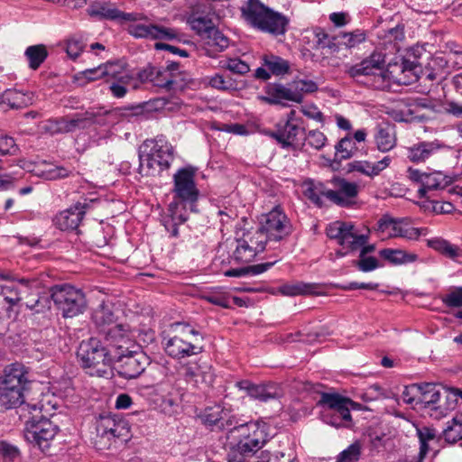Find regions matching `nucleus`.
Segmentation results:
<instances>
[{"mask_svg":"<svg viewBox=\"0 0 462 462\" xmlns=\"http://www.w3.org/2000/svg\"><path fill=\"white\" fill-rule=\"evenodd\" d=\"M197 171L195 166L187 165L180 168L173 175L172 200L161 218L162 225L172 237L179 236V226L189 219V214L198 212L200 191L196 183Z\"/></svg>","mask_w":462,"mask_h":462,"instance_id":"obj_1","label":"nucleus"},{"mask_svg":"<svg viewBox=\"0 0 462 462\" xmlns=\"http://www.w3.org/2000/svg\"><path fill=\"white\" fill-rule=\"evenodd\" d=\"M242 18L253 28L273 36L286 33L290 19L260 0H247L240 8Z\"/></svg>","mask_w":462,"mask_h":462,"instance_id":"obj_2","label":"nucleus"},{"mask_svg":"<svg viewBox=\"0 0 462 462\" xmlns=\"http://www.w3.org/2000/svg\"><path fill=\"white\" fill-rule=\"evenodd\" d=\"M385 55L374 51L354 65H346L345 74L357 84L377 90L390 88L389 70L384 69Z\"/></svg>","mask_w":462,"mask_h":462,"instance_id":"obj_3","label":"nucleus"},{"mask_svg":"<svg viewBox=\"0 0 462 462\" xmlns=\"http://www.w3.org/2000/svg\"><path fill=\"white\" fill-rule=\"evenodd\" d=\"M31 380L28 369L20 363L6 366L0 378V411L16 408L24 403V393Z\"/></svg>","mask_w":462,"mask_h":462,"instance_id":"obj_4","label":"nucleus"},{"mask_svg":"<svg viewBox=\"0 0 462 462\" xmlns=\"http://www.w3.org/2000/svg\"><path fill=\"white\" fill-rule=\"evenodd\" d=\"M174 161V149L164 136L146 140L139 150L138 171L142 176H154L170 169Z\"/></svg>","mask_w":462,"mask_h":462,"instance_id":"obj_5","label":"nucleus"},{"mask_svg":"<svg viewBox=\"0 0 462 462\" xmlns=\"http://www.w3.org/2000/svg\"><path fill=\"white\" fill-rule=\"evenodd\" d=\"M234 433L236 440L231 442L234 447L228 454V462H249L247 457H254L268 440L266 424L260 421L245 422Z\"/></svg>","mask_w":462,"mask_h":462,"instance_id":"obj_6","label":"nucleus"},{"mask_svg":"<svg viewBox=\"0 0 462 462\" xmlns=\"http://www.w3.org/2000/svg\"><path fill=\"white\" fill-rule=\"evenodd\" d=\"M177 334L164 337L162 345L165 353L174 359L196 356L204 351V337L188 323H177Z\"/></svg>","mask_w":462,"mask_h":462,"instance_id":"obj_7","label":"nucleus"},{"mask_svg":"<svg viewBox=\"0 0 462 462\" xmlns=\"http://www.w3.org/2000/svg\"><path fill=\"white\" fill-rule=\"evenodd\" d=\"M77 356L81 366L89 370V374L99 377L108 374V368L115 361L102 337L83 340L78 348Z\"/></svg>","mask_w":462,"mask_h":462,"instance_id":"obj_8","label":"nucleus"},{"mask_svg":"<svg viewBox=\"0 0 462 462\" xmlns=\"http://www.w3.org/2000/svg\"><path fill=\"white\" fill-rule=\"evenodd\" d=\"M322 408V420L335 428H350L352 416L350 408H355L356 403L351 399L337 393H322L317 402Z\"/></svg>","mask_w":462,"mask_h":462,"instance_id":"obj_9","label":"nucleus"},{"mask_svg":"<svg viewBox=\"0 0 462 462\" xmlns=\"http://www.w3.org/2000/svg\"><path fill=\"white\" fill-rule=\"evenodd\" d=\"M304 128L302 119L296 116L294 110H291L285 118L276 124L275 130L268 132V135L282 149L301 152L305 137Z\"/></svg>","mask_w":462,"mask_h":462,"instance_id":"obj_10","label":"nucleus"},{"mask_svg":"<svg viewBox=\"0 0 462 462\" xmlns=\"http://www.w3.org/2000/svg\"><path fill=\"white\" fill-rule=\"evenodd\" d=\"M51 298L64 318H73L82 313L87 301L84 293L69 284L51 288Z\"/></svg>","mask_w":462,"mask_h":462,"instance_id":"obj_11","label":"nucleus"},{"mask_svg":"<svg viewBox=\"0 0 462 462\" xmlns=\"http://www.w3.org/2000/svg\"><path fill=\"white\" fill-rule=\"evenodd\" d=\"M408 178L418 188V198L431 199L435 192L444 190L451 182L452 178L441 171L422 172L420 170L409 168L407 171Z\"/></svg>","mask_w":462,"mask_h":462,"instance_id":"obj_12","label":"nucleus"},{"mask_svg":"<svg viewBox=\"0 0 462 462\" xmlns=\"http://www.w3.org/2000/svg\"><path fill=\"white\" fill-rule=\"evenodd\" d=\"M59 428L50 419L42 415L39 420L32 415L25 424L24 437L33 446L38 447L42 452H47L51 442L56 436Z\"/></svg>","mask_w":462,"mask_h":462,"instance_id":"obj_13","label":"nucleus"},{"mask_svg":"<svg viewBox=\"0 0 462 462\" xmlns=\"http://www.w3.org/2000/svg\"><path fill=\"white\" fill-rule=\"evenodd\" d=\"M292 231L291 222L282 208L277 206L263 216L261 226L255 232H261L267 241H281L289 236Z\"/></svg>","mask_w":462,"mask_h":462,"instance_id":"obj_14","label":"nucleus"},{"mask_svg":"<svg viewBox=\"0 0 462 462\" xmlns=\"http://www.w3.org/2000/svg\"><path fill=\"white\" fill-rule=\"evenodd\" d=\"M104 343L109 349L114 360L120 358L126 353H134L135 350L140 349V346L136 344L135 340L131 335L129 326L125 324H119L113 326L109 330L101 335Z\"/></svg>","mask_w":462,"mask_h":462,"instance_id":"obj_15","label":"nucleus"},{"mask_svg":"<svg viewBox=\"0 0 462 462\" xmlns=\"http://www.w3.org/2000/svg\"><path fill=\"white\" fill-rule=\"evenodd\" d=\"M264 236L261 232L244 234L243 237L236 239V246L230 255V263L247 264L255 256L264 251Z\"/></svg>","mask_w":462,"mask_h":462,"instance_id":"obj_16","label":"nucleus"},{"mask_svg":"<svg viewBox=\"0 0 462 462\" xmlns=\"http://www.w3.org/2000/svg\"><path fill=\"white\" fill-rule=\"evenodd\" d=\"M97 202L96 199L82 198L69 208L56 215L54 218L56 226L62 231L78 229L87 211Z\"/></svg>","mask_w":462,"mask_h":462,"instance_id":"obj_17","label":"nucleus"},{"mask_svg":"<svg viewBox=\"0 0 462 462\" xmlns=\"http://www.w3.org/2000/svg\"><path fill=\"white\" fill-rule=\"evenodd\" d=\"M96 430L97 437L108 441L112 439L125 441L130 433L127 422L110 413H102L97 418Z\"/></svg>","mask_w":462,"mask_h":462,"instance_id":"obj_18","label":"nucleus"},{"mask_svg":"<svg viewBox=\"0 0 462 462\" xmlns=\"http://www.w3.org/2000/svg\"><path fill=\"white\" fill-rule=\"evenodd\" d=\"M235 386L244 391L250 398L263 402L280 399L284 393L281 384L274 382L254 383L249 380H241L237 381Z\"/></svg>","mask_w":462,"mask_h":462,"instance_id":"obj_19","label":"nucleus"},{"mask_svg":"<svg viewBox=\"0 0 462 462\" xmlns=\"http://www.w3.org/2000/svg\"><path fill=\"white\" fill-rule=\"evenodd\" d=\"M139 80L143 83L150 82L153 86L164 88L168 91L178 90L184 88V82H179L177 79L171 76L163 69V67H157L151 64L145 66L137 73Z\"/></svg>","mask_w":462,"mask_h":462,"instance_id":"obj_20","label":"nucleus"},{"mask_svg":"<svg viewBox=\"0 0 462 462\" xmlns=\"http://www.w3.org/2000/svg\"><path fill=\"white\" fill-rule=\"evenodd\" d=\"M116 371L121 378L131 380L139 377L145 370L146 357L139 350L134 353H126L120 358H116Z\"/></svg>","mask_w":462,"mask_h":462,"instance_id":"obj_21","label":"nucleus"},{"mask_svg":"<svg viewBox=\"0 0 462 462\" xmlns=\"http://www.w3.org/2000/svg\"><path fill=\"white\" fill-rule=\"evenodd\" d=\"M153 388L162 411L166 414L175 412L181 402L182 393L180 388L177 387L170 379L156 383Z\"/></svg>","mask_w":462,"mask_h":462,"instance_id":"obj_22","label":"nucleus"},{"mask_svg":"<svg viewBox=\"0 0 462 462\" xmlns=\"http://www.w3.org/2000/svg\"><path fill=\"white\" fill-rule=\"evenodd\" d=\"M264 93L262 100L269 105L286 106L288 102L301 103L300 94L294 89L293 83L287 86L282 83H268L264 87Z\"/></svg>","mask_w":462,"mask_h":462,"instance_id":"obj_23","label":"nucleus"},{"mask_svg":"<svg viewBox=\"0 0 462 462\" xmlns=\"http://www.w3.org/2000/svg\"><path fill=\"white\" fill-rule=\"evenodd\" d=\"M332 186V192L338 198L331 199V202L341 208H351L356 204L360 188L355 182H350L341 177H333L329 180Z\"/></svg>","mask_w":462,"mask_h":462,"instance_id":"obj_24","label":"nucleus"},{"mask_svg":"<svg viewBox=\"0 0 462 462\" xmlns=\"http://www.w3.org/2000/svg\"><path fill=\"white\" fill-rule=\"evenodd\" d=\"M329 180L326 182L316 180L313 179L305 180L303 182L304 195L314 205L321 208L324 205L322 197H325L331 202V199H337V197L332 192V188H328Z\"/></svg>","mask_w":462,"mask_h":462,"instance_id":"obj_25","label":"nucleus"},{"mask_svg":"<svg viewBox=\"0 0 462 462\" xmlns=\"http://www.w3.org/2000/svg\"><path fill=\"white\" fill-rule=\"evenodd\" d=\"M97 114L93 111L76 114L70 119L68 117H60L55 120L57 133H70L76 129H85L90 125L97 123Z\"/></svg>","mask_w":462,"mask_h":462,"instance_id":"obj_26","label":"nucleus"},{"mask_svg":"<svg viewBox=\"0 0 462 462\" xmlns=\"http://www.w3.org/2000/svg\"><path fill=\"white\" fill-rule=\"evenodd\" d=\"M420 396L419 402L423 403L425 407H432V410L439 411V414L444 416L448 411L442 405L436 406L440 401L441 388L439 385L433 383H420Z\"/></svg>","mask_w":462,"mask_h":462,"instance_id":"obj_27","label":"nucleus"},{"mask_svg":"<svg viewBox=\"0 0 462 462\" xmlns=\"http://www.w3.org/2000/svg\"><path fill=\"white\" fill-rule=\"evenodd\" d=\"M21 298L18 291L10 285H0V321L10 319Z\"/></svg>","mask_w":462,"mask_h":462,"instance_id":"obj_28","label":"nucleus"},{"mask_svg":"<svg viewBox=\"0 0 462 462\" xmlns=\"http://www.w3.org/2000/svg\"><path fill=\"white\" fill-rule=\"evenodd\" d=\"M440 146L434 142H420L406 148L405 156L413 163L425 162L435 154Z\"/></svg>","mask_w":462,"mask_h":462,"instance_id":"obj_29","label":"nucleus"},{"mask_svg":"<svg viewBox=\"0 0 462 462\" xmlns=\"http://www.w3.org/2000/svg\"><path fill=\"white\" fill-rule=\"evenodd\" d=\"M368 232L370 231L368 230ZM368 239L369 233L359 234L356 226L352 222H348L338 245L347 252H356L362 245L366 244Z\"/></svg>","mask_w":462,"mask_h":462,"instance_id":"obj_30","label":"nucleus"},{"mask_svg":"<svg viewBox=\"0 0 462 462\" xmlns=\"http://www.w3.org/2000/svg\"><path fill=\"white\" fill-rule=\"evenodd\" d=\"M93 322L98 329L99 336L106 333L113 326L117 325V317L113 311V307L109 304L102 303L92 315Z\"/></svg>","mask_w":462,"mask_h":462,"instance_id":"obj_31","label":"nucleus"},{"mask_svg":"<svg viewBox=\"0 0 462 462\" xmlns=\"http://www.w3.org/2000/svg\"><path fill=\"white\" fill-rule=\"evenodd\" d=\"M374 141L380 152H386L396 145V133L393 125L383 123L376 127Z\"/></svg>","mask_w":462,"mask_h":462,"instance_id":"obj_32","label":"nucleus"},{"mask_svg":"<svg viewBox=\"0 0 462 462\" xmlns=\"http://www.w3.org/2000/svg\"><path fill=\"white\" fill-rule=\"evenodd\" d=\"M183 377L187 383H199L198 377H201V382L207 386L212 385L215 380V374L212 370V366L202 367L197 365L187 364L183 366Z\"/></svg>","mask_w":462,"mask_h":462,"instance_id":"obj_33","label":"nucleus"},{"mask_svg":"<svg viewBox=\"0 0 462 462\" xmlns=\"http://www.w3.org/2000/svg\"><path fill=\"white\" fill-rule=\"evenodd\" d=\"M398 224L393 226V231L389 236L390 237H403L409 240H416L421 235L427 234V228L412 227L411 218L401 217L397 218Z\"/></svg>","mask_w":462,"mask_h":462,"instance_id":"obj_34","label":"nucleus"},{"mask_svg":"<svg viewBox=\"0 0 462 462\" xmlns=\"http://www.w3.org/2000/svg\"><path fill=\"white\" fill-rule=\"evenodd\" d=\"M201 39L209 56H213L217 52L225 51L229 45V39L217 27H215L210 33L204 35Z\"/></svg>","mask_w":462,"mask_h":462,"instance_id":"obj_35","label":"nucleus"},{"mask_svg":"<svg viewBox=\"0 0 462 462\" xmlns=\"http://www.w3.org/2000/svg\"><path fill=\"white\" fill-rule=\"evenodd\" d=\"M102 65L104 67L102 72L104 73V78L108 77L112 81L119 80L122 83H125L127 80H134V77L126 70V63L123 60H116L107 61Z\"/></svg>","mask_w":462,"mask_h":462,"instance_id":"obj_36","label":"nucleus"},{"mask_svg":"<svg viewBox=\"0 0 462 462\" xmlns=\"http://www.w3.org/2000/svg\"><path fill=\"white\" fill-rule=\"evenodd\" d=\"M279 260L265 262L254 265H245L237 268H230L224 272L226 277H242V276H254L261 274L273 267Z\"/></svg>","mask_w":462,"mask_h":462,"instance_id":"obj_37","label":"nucleus"},{"mask_svg":"<svg viewBox=\"0 0 462 462\" xmlns=\"http://www.w3.org/2000/svg\"><path fill=\"white\" fill-rule=\"evenodd\" d=\"M224 408L218 404L214 406L206 407L199 414V419L203 425H205L211 431H218L219 427L223 426L221 419L223 416Z\"/></svg>","mask_w":462,"mask_h":462,"instance_id":"obj_38","label":"nucleus"},{"mask_svg":"<svg viewBox=\"0 0 462 462\" xmlns=\"http://www.w3.org/2000/svg\"><path fill=\"white\" fill-rule=\"evenodd\" d=\"M319 288L320 284L319 283L295 282L282 285L280 291L286 296L316 295L319 293Z\"/></svg>","mask_w":462,"mask_h":462,"instance_id":"obj_39","label":"nucleus"},{"mask_svg":"<svg viewBox=\"0 0 462 462\" xmlns=\"http://www.w3.org/2000/svg\"><path fill=\"white\" fill-rule=\"evenodd\" d=\"M379 255L393 265L414 263L418 260V254L402 249L384 248L379 251Z\"/></svg>","mask_w":462,"mask_h":462,"instance_id":"obj_40","label":"nucleus"},{"mask_svg":"<svg viewBox=\"0 0 462 462\" xmlns=\"http://www.w3.org/2000/svg\"><path fill=\"white\" fill-rule=\"evenodd\" d=\"M31 104V98L21 91L6 89L0 95V105H7L11 109H22Z\"/></svg>","mask_w":462,"mask_h":462,"instance_id":"obj_41","label":"nucleus"},{"mask_svg":"<svg viewBox=\"0 0 462 462\" xmlns=\"http://www.w3.org/2000/svg\"><path fill=\"white\" fill-rule=\"evenodd\" d=\"M357 148L352 137L345 136L341 138L335 145V156L333 163L340 164L342 161L348 160L353 157Z\"/></svg>","mask_w":462,"mask_h":462,"instance_id":"obj_42","label":"nucleus"},{"mask_svg":"<svg viewBox=\"0 0 462 462\" xmlns=\"http://www.w3.org/2000/svg\"><path fill=\"white\" fill-rule=\"evenodd\" d=\"M314 33V45L313 48L316 50L326 49L331 51V52H338L339 51V39L337 35L329 36L324 29L320 27H317L313 31Z\"/></svg>","mask_w":462,"mask_h":462,"instance_id":"obj_43","label":"nucleus"},{"mask_svg":"<svg viewBox=\"0 0 462 462\" xmlns=\"http://www.w3.org/2000/svg\"><path fill=\"white\" fill-rule=\"evenodd\" d=\"M49 55L48 50L44 44L31 45L26 48L24 56L26 57L29 68L36 70L45 61Z\"/></svg>","mask_w":462,"mask_h":462,"instance_id":"obj_44","label":"nucleus"},{"mask_svg":"<svg viewBox=\"0 0 462 462\" xmlns=\"http://www.w3.org/2000/svg\"><path fill=\"white\" fill-rule=\"evenodd\" d=\"M117 12L118 9L116 7H112L111 4L108 2L105 3H97L95 2L89 5L88 8V14L91 17L98 18L99 20H110L116 21L117 20Z\"/></svg>","mask_w":462,"mask_h":462,"instance_id":"obj_45","label":"nucleus"},{"mask_svg":"<svg viewBox=\"0 0 462 462\" xmlns=\"http://www.w3.org/2000/svg\"><path fill=\"white\" fill-rule=\"evenodd\" d=\"M427 245L451 259H455L459 255V248L443 238L437 237L429 239L427 240Z\"/></svg>","mask_w":462,"mask_h":462,"instance_id":"obj_46","label":"nucleus"},{"mask_svg":"<svg viewBox=\"0 0 462 462\" xmlns=\"http://www.w3.org/2000/svg\"><path fill=\"white\" fill-rule=\"evenodd\" d=\"M208 85L222 91H232L238 89V82L229 75L216 73L208 77Z\"/></svg>","mask_w":462,"mask_h":462,"instance_id":"obj_47","label":"nucleus"},{"mask_svg":"<svg viewBox=\"0 0 462 462\" xmlns=\"http://www.w3.org/2000/svg\"><path fill=\"white\" fill-rule=\"evenodd\" d=\"M51 293H37L27 297L25 305L35 313H42L51 309Z\"/></svg>","mask_w":462,"mask_h":462,"instance_id":"obj_48","label":"nucleus"},{"mask_svg":"<svg viewBox=\"0 0 462 462\" xmlns=\"http://www.w3.org/2000/svg\"><path fill=\"white\" fill-rule=\"evenodd\" d=\"M152 29V40L175 41L180 42L184 37V34L176 28L154 23Z\"/></svg>","mask_w":462,"mask_h":462,"instance_id":"obj_49","label":"nucleus"},{"mask_svg":"<svg viewBox=\"0 0 462 462\" xmlns=\"http://www.w3.org/2000/svg\"><path fill=\"white\" fill-rule=\"evenodd\" d=\"M417 436L420 441L419 458L422 460L430 450L428 442L436 439L437 432L434 428L424 426L417 428Z\"/></svg>","mask_w":462,"mask_h":462,"instance_id":"obj_50","label":"nucleus"},{"mask_svg":"<svg viewBox=\"0 0 462 462\" xmlns=\"http://www.w3.org/2000/svg\"><path fill=\"white\" fill-rule=\"evenodd\" d=\"M263 65L267 67L270 70L271 75H284L288 73L290 69V66L288 61L282 59L281 57L274 56V55H264L263 58Z\"/></svg>","mask_w":462,"mask_h":462,"instance_id":"obj_51","label":"nucleus"},{"mask_svg":"<svg viewBox=\"0 0 462 462\" xmlns=\"http://www.w3.org/2000/svg\"><path fill=\"white\" fill-rule=\"evenodd\" d=\"M365 33L362 30H356L351 32H343L337 34L339 39V51L344 46L346 49H351L365 41Z\"/></svg>","mask_w":462,"mask_h":462,"instance_id":"obj_52","label":"nucleus"},{"mask_svg":"<svg viewBox=\"0 0 462 462\" xmlns=\"http://www.w3.org/2000/svg\"><path fill=\"white\" fill-rule=\"evenodd\" d=\"M221 422L223 423V426L219 427L218 431H227V439L231 440H236V433L234 431H236L239 430L243 425H245V422H240L239 420L233 415H229L227 411L224 410L223 416L221 419Z\"/></svg>","mask_w":462,"mask_h":462,"instance_id":"obj_53","label":"nucleus"},{"mask_svg":"<svg viewBox=\"0 0 462 462\" xmlns=\"http://www.w3.org/2000/svg\"><path fill=\"white\" fill-rule=\"evenodd\" d=\"M303 148L309 145L314 150H321L327 143L328 138L321 131L315 129L306 132L304 129Z\"/></svg>","mask_w":462,"mask_h":462,"instance_id":"obj_54","label":"nucleus"},{"mask_svg":"<svg viewBox=\"0 0 462 462\" xmlns=\"http://www.w3.org/2000/svg\"><path fill=\"white\" fill-rule=\"evenodd\" d=\"M442 434L445 441L448 444H456L462 440V421L453 418L451 421L448 422Z\"/></svg>","mask_w":462,"mask_h":462,"instance_id":"obj_55","label":"nucleus"},{"mask_svg":"<svg viewBox=\"0 0 462 462\" xmlns=\"http://www.w3.org/2000/svg\"><path fill=\"white\" fill-rule=\"evenodd\" d=\"M361 449L362 445L356 440L338 454L336 462H357L361 457Z\"/></svg>","mask_w":462,"mask_h":462,"instance_id":"obj_56","label":"nucleus"},{"mask_svg":"<svg viewBox=\"0 0 462 462\" xmlns=\"http://www.w3.org/2000/svg\"><path fill=\"white\" fill-rule=\"evenodd\" d=\"M188 22L191 29L201 38L216 27L212 18H188Z\"/></svg>","mask_w":462,"mask_h":462,"instance_id":"obj_57","label":"nucleus"},{"mask_svg":"<svg viewBox=\"0 0 462 462\" xmlns=\"http://www.w3.org/2000/svg\"><path fill=\"white\" fill-rule=\"evenodd\" d=\"M154 23H131L128 25L127 32L134 38L152 39Z\"/></svg>","mask_w":462,"mask_h":462,"instance_id":"obj_58","label":"nucleus"},{"mask_svg":"<svg viewBox=\"0 0 462 462\" xmlns=\"http://www.w3.org/2000/svg\"><path fill=\"white\" fill-rule=\"evenodd\" d=\"M20 149L13 137L0 134V157L15 156Z\"/></svg>","mask_w":462,"mask_h":462,"instance_id":"obj_59","label":"nucleus"},{"mask_svg":"<svg viewBox=\"0 0 462 462\" xmlns=\"http://www.w3.org/2000/svg\"><path fill=\"white\" fill-rule=\"evenodd\" d=\"M353 265L363 273L374 271L381 266L376 257L368 255L363 257L359 255L358 260L353 261Z\"/></svg>","mask_w":462,"mask_h":462,"instance_id":"obj_60","label":"nucleus"},{"mask_svg":"<svg viewBox=\"0 0 462 462\" xmlns=\"http://www.w3.org/2000/svg\"><path fill=\"white\" fill-rule=\"evenodd\" d=\"M223 68L236 75H245L250 71V66L239 58L226 60Z\"/></svg>","mask_w":462,"mask_h":462,"instance_id":"obj_61","label":"nucleus"},{"mask_svg":"<svg viewBox=\"0 0 462 462\" xmlns=\"http://www.w3.org/2000/svg\"><path fill=\"white\" fill-rule=\"evenodd\" d=\"M85 43L81 38L71 37L66 42V52L72 60H76L83 51Z\"/></svg>","mask_w":462,"mask_h":462,"instance_id":"obj_62","label":"nucleus"},{"mask_svg":"<svg viewBox=\"0 0 462 462\" xmlns=\"http://www.w3.org/2000/svg\"><path fill=\"white\" fill-rule=\"evenodd\" d=\"M444 305L449 308L462 307V287H457L441 298Z\"/></svg>","mask_w":462,"mask_h":462,"instance_id":"obj_63","label":"nucleus"},{"mask_svg":"<svg viewBox=\"0 0 462 462\" xmlns=\"http://www.w3.org/2000/svg\"><path fill=\"white\" fill-rule=\"evenodd\" d=\"M347 224L348 222L346 221H335L328 225L326 228V234L328 237L337 240V244H339V241Z\"/></svg>","mask_w":462,"mask_h":462,"instance_id":"obj_64","label":"nucleus"}]
</instances>
